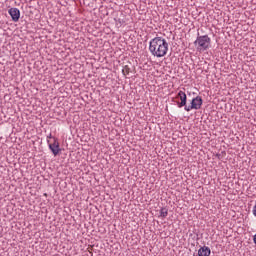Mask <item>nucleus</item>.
Masks as SVG:
<instances>
[{"label":"nucleus","mask_w":256,"mask_h":256,"mask_svg":"<svg viewBox=\"0 0 256 256\" xmlns=\"http://www.w3.org/2000/svg\"><path fill=\"white\" fill-rule=\"evenodd\" d=\"M8 13L14 23H17L21 17V11L18 10V8H10L8 10Z\"/></svg>","instance_id":"39448f33"},{"label":"nucleus","mask_w":256,"mask_h":256,"mask_svg":"<svg viewBox=\"0 0 256 256\" xmlns=\"http://www.w3.org/2000/svg\"><path fill=\"white\" fill-rule=\"evenodd\" d=\"M122 73L123 75L127 76L129 75V73H131V68H129V66H124V68L122 69Z\"/></svg>","instance_id":"1a4fd4ad"},{"label":"nucleus","mask_w":256,"mask_h":256,"mask_svg":"<svg viewBox=\"0 0 256 256\" xmlns=\"http://www.w3.org/2000/svg\"><path fill=\"white\" fill-rule=\"evenodd\" d=\"M177 98L180 99L181 102H178V107H187V94L183 91H179L177 94Z\"/></svg>","instance_id":"423d86ee"},{"label":"nucleus","mask_w":256,"mask_h":256,"mask_svg":"<svg viewBox=\"0 0 256 256\" xmlns=\"http://www.w3.org/2000/svg\"><path fill=\"white\" fill-rule=\"evenodd\" d=\"M203 105V98H201V96H197L195 97L190 106H185L184 109L185 111H191L193 109H201V106Z\"/></svg>","instance_id":"7ed1b4c3"},{"label":"nucleus","mask_w":256,"mask_h":256,"mask_svg":"<svg viewBox=\"0 0 256 256\" xmlns=\"http://www.w3.org/2000/svg\"><path fill=\"white\" fill-rule=\"evenodd\" d=\"M149 51L153 57H165L169 52V43L163 37H155L149 42Z\"/></svg>","instance_id":"f257e3e1"},{"label":"nucleus","mask_w":256,"mask_h":256,"mask_svg":"<svg viewBox=\"0 0 256 256\" xmlns=\"http://www.w3.org/2000/svg\"><path fill=\"white\" fill-rule=\"evenodd\" d=\"M49 149L53 153L54 157L59 155L61 148H59V141H57V138H53V143H49Z\"/></svg>","instance_id":"20e7f679"},{"label":"nucleus","mask_w":256,"mask_h":256,"mask_svg":"<svg viewBox=\"0 0 256 256\" xmlns=\"http://www.w3.org/2000/svg\"><path fill=\"white\" fill-rule=\"evenodd\" d=\"M167 215H169V210H167V208H161V210H160V217L165 219V217H167Z\"/></svg>","instance_id":"6e6552de"},{"label":"nucleus","mask_w":256,"mask_h":256,"mask_svg":"<svg viewBox=\"0 0 256 256\" xmlns=\"http://www.w3.org/2000/svg\"><path fill=\"white\" fill-rule=\"evenodd\" d=\"M253 215L256 217V205L253 207Z\"/></svg>","instance_id":"9b49d317"},{"label":"nucleus","mask_w":256,"mask_h":256,"mask_svg":"<svg viewBox=\"0 0 256 256\" xmlns=\"http://www.w3.org/2000/svg\"><path fill=\"white\" fill-rule=\"evenodd\" d=\"M49 139H55V137H53V135L50 133V134L47 136V143H50Z\"/></svg>","instance_id":"9d476101"},{"label":"nucleus","mask_w":256,"mask_h":256,"mask_svg":"<svg viewBox=\"0 0 256 256\" xmlns=\"http://www.w3.org/2000/svg\"><path fill=\"white\" fill-rule=\"evenodd\" d=\"M211 255V248L207 246H202L198 250V256H210Z\"/></svg>","instance_id":"0eeeda50"},{"label":"nucleus","mask_w":256,"mask_h":256,"mask_svg":"<svg viewBox=\"0 0 256 256\" xmlns=\"http://www.w3.org/2000/svg\"><path fill=\"white\" fill-rule=\"evenodd\" d=\"M194 45L197 51L203 53V51H207L211 47V38L208 35L197 36Z\"/></svg>","instance_id":"f03ea898"}]
</instances>
